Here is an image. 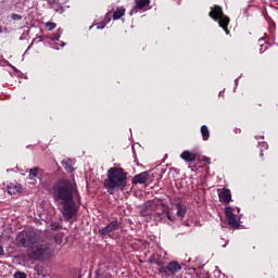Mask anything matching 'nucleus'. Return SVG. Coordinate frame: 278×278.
<instances>
[{"instance_id": "nucleus-1", "label": "nucleus", "mask_w": 278, "mask_h": 278, "mask_svg": "<svg viewBox=\"0 0 278 278\" xmlns=\"http://www.w3.org/2000/svg\"><path fill=\"white\" fill-rule=\"evenodd\" d=\"M75 192H77L75 185L68 180H60L52 188L53 199L67 220L77 215V204L73 201Z\"/></svg>"}, {"instance_id": "nucleus-2", "label": "nucleus", "mask_w": 278, "mask_h": 278, "mask_svg": "<svg viewBox=\"0 0 278 278\" xmlns=\"http://www.w3.org/2000/svg\"><path fill=\"white\" fill-rule=\"evenodd\" d=\"M106 175L108 178L104 181V188H106L109 194H115L125 190L127 187V173L123 168L111 167Z\"/></svg>"}, {"instance_id": "nucleus-3", "label": "nucleus", "mask_w": 278, "mask_h": 278, "mask_svg": "<svg viewBox=\"0 0 278 278\" xmlns=\"http://www.w3.org/2000/svg\"><path fill=\"white\" fill-rule=\"evenodd\" d=\"M31 260H38L45 262L53 256V248L49 243H38L36 247L27 251Z\"/></svg>"}, {"instance_id": "nucleus-4", "label": "nucleus", "mask_w": 278, "mask_h": 278, "mask_svg": "<svg viewBox=\"0 0 278 278\" xmlns=\"http://www.w3.org/2000/svg\"><path fill=\"white\" fill-rule=\"evenodd\" d=\"M208 16H211V18H214V21H218L219 27H223L224 31H226V34H229V30L227 29L229 25V17L223 14V9L219 5L211 8Z\"/></svg>"}, {"instance_id": "nucleus-5", "label": "nucleus", "mask_w": 278, "mask_h": 278, "mask_svg": "<svg viewBox=\"0 0 278 278\" xmlns=\"http://www.w3.org/2000/svg\"><path fill=\"white\" fill-rule=\"evenodd\" d=\"M15 240L20 247H31V244L38 242L39 237L34 230H29L20 232Z\"/></svg>"}, {"instance_id": "nucleus-6", "label": "nucleus", "mask_w": 278, "mask_h": 278, "mask_svg": "<svg viewBox=\"0 0 278 278\" xmlns=\"http://www.w3.org/2000/svg\"><path fill=\"white\" fill-rule=\"evenodd\" d=\"M225 215L226 220L228 225H231L235 229H238L240 227V222L238 220V217L236 214H233V208L228 206L225 208Z\"/></svg>"}, {"instance_id": "nucleus-7", "label": "nucleus", "mask_w": 278, "mask_h": 278, "mask_svg": "<svg viewBox=\"0 0 278 278\" xmlns=\"http://www.w3.org/2000/svg\"><path fill=\"white\" fill-rule=\"evenodd\" d=\"M121 227V224L118 220H113L109 225H106L104 228L99 229L100 236H110L112 231H116Z\"/></svg>"}, {"instance_id": "nucleus-8", "label": "nucleus", "mask_w": 278, "mask_h": 278, "mask_svg": "<svg viewBox=\"0 0 278 278\" xmlns=\"http://www.w3.org/2000/svg\"><path fill=\"white\" fill-rule=\"evenodd\" d=\"M42 176V170L38 167L29 169V179L33 184H38V181H42L40 178Z\"/></svg>"}, {"instance_id": "nucleus-9", "label": "nucleus", "mask_w": 278, "mask_h": 278, "mask_svg": "<svg viewBox=\"0 0 278 278\" xmlns=\"http://www.w3.org/2000/svg\"><path fill=\"white\" fill-rule=\"evenodd\" d=\"M149 179H150L149 173L142 172L141 174H138L132 178V184L135 186H138V184H147Z\"/></svg>"}, {"instance_id": "nucleus-10", "label": "nucleus", "mask_w": 278, "mask_h": 278, "mask_svg": "<svg viewBox=\"0 0 278 278\" xmlns=\"http://www.w3.org/2000/svg\"><path fill=\"white\" fill-rule=\"evenodd\" d=\"M136 7L130 11V16L138 13V10L147 8L151 3V0H135Z\"/></svg>"}, {"instance_id": "nucleus-11", "label": "nucleus", "mask_w": 278, "mask_h": 278, "mask_svg": "<svg viewBox=\"0 0 278 278\" xmlns=\"http://www.w3.org/2000/svg\"><path fill=\"white\" fill-rule=\"evenodd\" d=\"M180 157L185 162H194V160H197V153H192V152L186 150L181 153Z\"/></svg>"}, {"instance_id": "nucleus-12", "label": "nucleus", "mask_w": 278, "mask_h": 278, "mask_svg": "<svg viewBox=\"0 0 278 278\" xmlns=\"http://www.w3.org/2000/svg\"><path fill=\"white\" fill-rule=\"evenodd\" d=\"M219 201L223 203H229V201H231V191L229 189H224L219 192Z\"/></svg>"}, {"instance_id": "nucleus-13", "label": "nucleus", "mask_w": 278, "mask_h": 278, "mask_svg": "<svg viewBox=\"0 0 278 278\" xmlns=\"http://www.w3.org/2000/svg\"><path fill=\"white\" fill-rule=\"evenodd\" d=\"M167 269L169 271V275H176V273H179V270H181V265H179V263L177 262H170L167 265Z\"/></svg>"}, {"instance_id": "nucleus-14", "label": "nucleus", "mask_w": 278, "mask_h": 278, "mask_svg": "<svg viewBox=\"0 0 278 278\" xmlns=\"http://www.w3.org/2000/svg\"><path fill=\"white\" fill-rule=\"evenodd\" d=\"M21 190H22V187H21V185H18V184L12 182V184H10V185L8 186V192H9V194H18V192H21Z\"/></svg>"}, {"instance_id": "nucleus-15", "label": "nucleus", "mask_w": 278, "mask_h": 278, "mask_svg": "<svg viewBox=\"0 0 278 278\" xmlns=\"http://www.w3.org/2000/svg\"><path fill=\"white\" fill-rule=\"evenodd\" d=\"M150 262L152 264H155L156 266H164V261L162 260V256L160 254H152L150 256Z\"/></svg>"}, {"instance_id": "nucleus-16", "label": "nucleus", "mask_w": 278, "mask_h": 278, "mask_svg": "<svg viewBox=\"0 0 278 278\" xmlns=\"http://www.w3.org/2000/svg\"><path fill=\"white\" fill-rule=\"evenodd\" d=\"M62 166L65 168L67 173H73V160L71 159H64L62 161Z\"/></svg>"}, {"instance_id": "nucleus-17", "label": "nucleus", "mask_w": 278, "mask_h": 278, "mask_svg": "<svg viewBox=\"0 0 278 278\" xmlns=\"http://www.w3.org/2000/svg\"><path fill=\"white\" fill-rule=\"evenodd\" d=\"M111 16H112L111 12L106 13V15L104 17V21H102L101 23L97 24V29H104L105 25H108V23H110Z\"/></svg>"}, {"instance_id": "nucleus-18", "label": "nucleus", "mask_w": 278, "mask_h": 278, "mask_svg": "<svg viewBox=\"0 0 278 278\" xmlns=\"http://www.w3.org/2000/svg\"><path fill=\"white\" fill-rule=\"evenodd\" d=\"M176 207H177V213H176L177 216L179 218H184V216H186V212H187L186 205L178 203Z\"/></svg>"}, {"instance_id": "nucleus-19", "label": "nucleus", "mask_w": 278, "mask_h": 278, "mask_svg": "<svg viewBox=\"0 0 278 278\" xmlns=\"http://www.w3.org/2000/svg\"><path fill=\"white\" fill-rule=\"evenodd\" d=\"M125 15V8H118L116 11L113 13V20L118 21V18L123 17Z\"/></svg>"}, {"instance_id": "nucleus-20", "label": "nucleus", "mask_w": 278, "mask_h": 278, "mask_svg": "<svg viewBox=\"0 0 278 278\" xmlns=\"http://www.w3.org/2000/svg\"><path fill=\"white\" fill-rule=\"evenodd\" d=\"M201 135H202L203 140H210V128H207L206 125H203L201 127Z\"/></svg>"}, {"instance_id": "nucleus-21", "label": "nucleus", "mask_w": 278, "mask_h": 278, "mask_svg": "<svg viewBox=\"0 0 278 278\" xmlns=\"http://www.w3.org/2000/svg\"><path fill=\"white\" fill-rule=\"evenodd\" d=\"M159 274L162 275V277H170V273L168 271V266L164 267V265H161L159 267Z\"/></svg>"}, {"instance_id": "nucleus-22", "label": "nucleus", "mask_w": 278, "mask_h": 278, "mask_svg": "<svg viewBox=\"0 0 278 278\" xmlns=\"http://www.w3.org/2000/svg\"><path fill=\"white\" fill-rule=\"evenodd\" d=\"M46 27L48 28L49 31H53V29H55V27H58V25L53 22H47Z\"/></svg>"}, {"instance_id": "nucleus-23", "label": "nucleus", "mask_w": 278, "mask_h": 278, "mask_svg": "<svg viewBox=\"0 0 278 278\" xmlns=\"http://www.w3.org/2000/svg\"><path fill=\"white\" fill-rule=\"evenodd\" d=\"M14 278H27V274L23 271H16Z\"/></svg>"}, {"instance_id": "nucleus-24", "label": "nucleus", "mask_w": 278, "mask_h": 278, "mask_svg": "<svg viewBox=\"0 0 278 278\" xmlns=\"http://www.w3.org/2000/svg\"><path fill=\"white\" fill-rule=\"evenodd\" d=\"M54 242L55 244H62V235H55L54 236Z\"/></svg>"}, {"instance_id": "nucleus-25", "label": "nucleus", "mask_w": 278, "mask_h": 278, "mask_svg": "<svg viewBox=\"0 0 278 278\" xmlns=\"http://www.w3.org/2000/svg\"><path fill=\"white\" fill-rule=\"evenodd\" d=\"M11 18H12V21H21V20L23 18V16L16 14V13H13V14L11 15Z\"/></svg>"}, {"instance_id": "nucleus-26", "label": "nucleus", "mask_w": 278, "mask_h": 278, "mask_svg": "<svg viewBox=\"0 0 278 278\" xmlns=\"http://www.w3.org/2000/svg\"><path fill=\"white\" fill-rule=\"evenodd\" d=\"M52 229H60V224H52Z\"/></svg>"}, {"instance_id": "nucleus-27", "label": "nucleus", "mask_w": 278, "mask_h": 278, "mask_svg": "<svg viewBox=\"0 0 278 278\" xmlns=\"http://www.w3.org/2000/svg\"><path fill=\"white\" fill-rule=\"evenodd\" d=\"M52 40H60V36L52 37Z\"/></svg>"}, {"instance_id": "nucleus-28", "label": "nucleus", "mask_w": 278, "mask_h": 278, "mask_svg": "<svg viewBox=\"0 0 278 278\" xmlns=\"http://www.w3.org/2000/svg\"><path fill=\"white\" fill-rule=\"evenodd\" d=\"M0 255H3V247L0 245Z\"/></svg>"}, {"instance_id": "nucleus-29", "label": "nucleus", "mask_w": 278, "mask_h": 278, "mask_svg": "<svg viewBox=\"0 0 278 278\" xmlns=\"http://www.w3.org/2000/svg\"><path fill=\"white\" fill-rule=\"evenodd\" d=\"M236 86H238V79L235 80Z\"/></svg>"}, {"instance_id": "nucleus-30", "label": "nucleus", "mask_w": 278, "mask_h": 278, "mask_svg": "<svg viewBox=\"0 0 278 278\" xmlns=\"http://www.w3.org/2000/svg\"><path fill=\"white\" fill-rule=\"evenodd\" d=\"M65 45H66V43L63 42V43H61V47H64Z\"/></svg>"}, {"instance_id": "nucleus-31", "label": "nucleus", "mask_w": 278, "mask_h": 278, "mask_svg": "<svg viewBox=\"0 0 278 278\" xmlns=\"http://www.w3.org/2000/svg\"><path fill=\"white\" fill-rule=\"evenodd\" d=\"M206 162L210 164V159L206 157Z\"/></svg>"}, {"instance_id": "nucleus-32", "label": "nucleus", "mask_w": 278, "mask_h": 278, "mask_svg": "<svg viewBox=\"0 0 278 278\" xmlns=\"http://www.w3.org/2000/svg\"><path fill=\"white\" fill-rule=\"evenodd\" d=\"M258 41L263 42V41H264V39H260Z\"/></svg>"}, {"instance_id": "nucleus-33", "label": "nucleus", "mask_w": 278, "mask_h": 278, "mask_svg": "<svg viewBox=\"0 0 278 278\" xmlns=\"http://www.w3.org/2000/svg\"><path fill=\"white\" fill-rule=\"evenodd\" d=\"M223 247H224V248L227 247V243H225Z\"/></svg>"}]
</instances>
